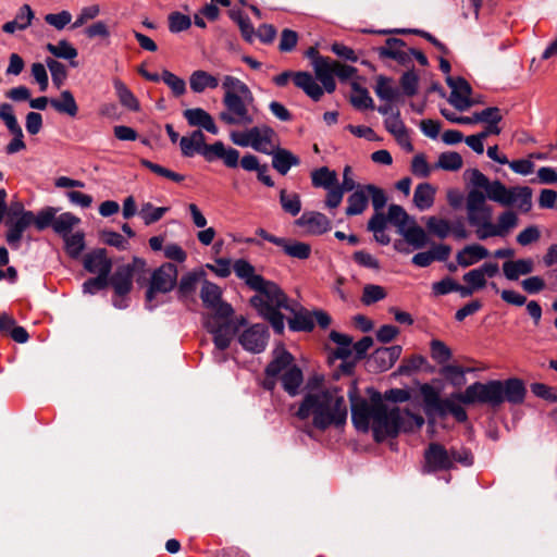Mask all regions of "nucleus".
Masks as SVG:
<instances>
[{"label":"nucleus","instance_id":"1","mask_svg":"<svg viewBox=\"0 0 557 557\" xmlns=\"http://www.w3.org/2000/svg\"><path fill=\"white\" fill-rule=\"evenodd\" d=\"M369 398L350 395L351 420L360 432L372 430L376 442L394 437L399 432H413L420 430L424 419L419 413L408 409H400L394 404H386L381 393L369 389Z\"/></svg>","mask_w":557,"mask_h":557},{"label":"nucleus","instance_id":"2","mask_svg":"<svg viewBox=\"0 0 557 557\" xmlns=\"http://www.w3.org/2000/svg\"><path fill=\"white\" fill-rule=\"evenodd\" d=\"M472 188L466 199L467 218L471 226L475 227L486 220H492V208L486 199L504 207H516L522 212L531 209V188L523 186L506 187L499 181H490L481 171L473 169L468 172Z\"/></svg>","mask_w":557,"mask_h":557},{"label":"nucleus","instance_id":"3","mask_svg":"<svg viewBox=\"0 0 557 557\" xmlns=\"http://www.w3.org/2000/svg\"><path fill=\"white\" fill-rule=\"evenodd\" d=\"M234 273L250 289L256 292V295L250 299L251 306L271 323L275 332L282 333L285 324L280 310L290 309L284 292L274 282L257 274L255 267L245 259H237L234 262Z\"/></svg>","mask_w":557,"mask_h":557},{"label":"nucleus","instance_id":"4","mask_svg":"<svg viewBox=\"0 0 557 557\" xmlns=\"http://www.w3.org/2000/svg\"><path fill=\"white\" fill-rule=\"evenodd\" d=\"M294 414L300 421H310L312 428L325 431L330 426H343L348 409L339 388L319 387L306 392Z\"/></svg>","mask_w":557,"mask_h":557},{"label":"nucleus","instance_id":"5","mask_svg":"<svg viewBox=\"0 0 557 557\" xmlns=\"http://www.w3.org/2000/svg\"><path fill=\"white\" fill-rule=\"evenodd\" d=\"M525 394L527 389L523 382L512 377L505 381L475 382L469 385L463 393L457 394L456 398L465 405L478 403L498 407L504 401L519 405L523 403Z\"/></svg>","mask_w":557,"mask_h":557},{"label":"nucleus","instance_id":"6","mask_svg":"<svg viewBox=\"0 0 557 557\" xmlns=\"http://www.w3.org/2000/svg\"><path fill=\"white\" fill-rule=\"evenodd\" d=\"M180 147L184 157L202 156L206 161L222 160L227 168H236L239 161L238 150L226 147L222 141L211 145L206 144V137L201 131H194L189 136L180 139Z\"/></svg>","mask_w":557,"mask_h":557},{"label":"nucleus","instance_id":"7","mask_svg":"<svg viewBox=\"0 0 557 557\" xmlns=\"http://www.w3.org/2000/svg\"><path fill=\"white\" fill-rule=\"evenodd\" d=\"M253 95L250 98L246 95L223 97L225 111L220 113V120L228 125H250L255 122Z\"/></svg>","mask_w":557,"mask_h":557},{"label":"nucleus","instance_id":"8","mask_svg":"<svg viewBox=\"0 0 557 557\" xmlns=\"http://www.w3.org/2000/svg\"><path fill=\"white\" fill-rule=\"evenodd\" d=\"M424 469L428 472L448 470L454 467L455 462H460L463 466L472 463V456L467 450L448 451L444 446L436 443L430 444L424 453Z\"/></svg>","mask_w":557,"mask_h":557},{"label":"nucleus","instance_id":"9","mask_svg":"<svg viewBox=\"0 0 557 557\" xmlns=\"http://www.w3.org/2000/svg\"><path fill=\"white\" fill-rule=\"evenodd\" d=\"M177 281V268L172 263H164L157 269L150 281L149 289L147 290L146 300L149 309L154 306L151 304L157 293H168L172 290Z\"/></svg>","mask_w":557,"mask_h":557},{"label":"nucleus","instance_id":"10","mask_svg":"<svg viewBox=\"0 0 557 557\" xmlns=\"http://www.w3.org/2000/svg\"><path fill=\"white\" fill-rule=\"evenodd\" d=\"M200 298L203 306L214 312L213 317L228 319L233 314L232 306L222 300V290L216 284L205 280L200 289Z\"/></svg>","mask_w":557,"mask_h":557},{"label":"nucleus","instance_id":"11","mask_svg":"<svg viewBox=\"0 0 557 557\" xmlns=\"http://www.w3.org/2000/svg\"><path fill=\"white\" fill-rule=\"evenodd\" d=\"M18 212H9V216L5 222L9 228L5 238L8 244L13 248H18L23 233L33 224L34 221V213L32 211L24 210L22 205H18Z\"/></svg>","mask_w":557,"mask_h":557},{"label":"nucleus","instance_id":"12","mask_svg":"<svg viewBox=\"0 0 557 557\" xmlns=\"http://www.w3.org/2000/svg\"><path fill=\"white\" fill-rule=\"evenodd\" d=\"M134 268L131 264H124L116 269L114 274L109 278V284L113 287L116 298L113 305L116 308H125L126 302L123 298L133 288Z\"/></svg>","mask_w":557,"mask_h":557},{"label":"nucleus","instance_id":"13","mask_svg":"<svg viewBox=\"0 0 557 557\" xmlns=\"http://www.w3.org/2000/svg\"><path fill=\"white\" fill-rule=\"evenodd\" d=\"M0 119L13 135V139L5 147V152L8 154H13L24 150L26 146L23 139V131L14 115L13 107L10 103H2L0 106Z\"/></svg>","mask_w":557,"mask_h":557},{"label":"nucleus","instance_id":"14","mask_svg":"<svg viewBox=\"0 0 557 557\" xmlns=\"http://www.w3.org/2000/svg\"><path fill=\"white\" fill-rule=\"evenodd\" d=\"M447 84L451 89L448 101L454 108L458 111H466L473 104L470 99L471 87L466 79L448 77Z\"/></svg>","mask_w":557,"mask_h":557},{"label":"nucleus","instance_id":"15","mask_svg":"<svg viewBox=\"0 0 557 557\" xmlns=\"http://www.w3.org/2000/svg\"><path fill=\"white\" fill-rule=\"evenodd\" d=\"M269 338L268 329L263 324H255L243 332L239 343L244 349L259 354L265 349Z\"/></svg>","mask_w":557,"mask_h":557},{"label":"nucleus","instance_id":"16","mask_svg":"<svg viewBox=\"0 0 557 557\" xmlns=\"http://www.w3.org/2000/svg\"><path fill=\"white\" fill-rule=\"evenodd\" d=\"M220 318L216 317H208L205 321V326L213 335V342L220 351L228 348L234 331L230 324V322L224 321L220 322Z\"/></svg>","mask_w":557,"mask_h":557},{"label":"nucleus","instance_id":"17","mask_svg":"<svg viewBox=\"0 0 557 557\" xmlns=\"http://www.w3.org/2000/svg\"><path fill=\"white\" fill-rule=\"evenodd\" d=\"M401 351L399 345L377 348L369 358V367L375 372L387 371L399 359Z\"/></svg>","mask_w":557,"mask_h":557},{"label":"nucleus","instance_id":"18","mask_svg":"<svg viewBox=\"0 0 557 557\" xmlns=\"http://www.w3.org/2000/svg\"><path fill=\"white\" fill-rule=\"evenodd\" d=\"M84 268L98 276L109 278L112 269V261L104 249H96L85 255Z\"/></svg>","mask_w":557,"mask_h":557},{"label":"nucleus","instance_id":"19","mask_svg":"<svg viewBox=\"0 0 557 557\" xmlns=\"http://www.w3.org/2000/svg\"><path fill=\"white\" fill-rule=\"evenodd\" d=\"M296 223L312 235H322L331 230L330 219L317 211L304 212Z\"/></svg>","mask_w":557,"mask_h":557},{"label":"nucleus","instance_id":"20","mask_svg":"<svg viewBox=\"0 0 557 557\" xmlns=\"http://www.w3.org/2000/svg\"><path fill=\"white\" fill-rule=\"evenodd\" d=\"M315 78L320 81L327 92H333L336 88L334 61L330 58L317 57L313 62Z\"/></svg>","mask_w":557,"mask_h":557},{"label":"nucleus","instance_id":"21","mask_svg":"<svg viewBox=\"0 0 557 557\" xmlns=\"http://www.w3.org/2000/svg\"><path fill=\"white\" fill-rule=\"evenodd\" d=\"M250 147L256 151L270 154L274 149V131L269 126H253L250 128Z\"/></svg>","mask_w":557,"mask_h":557},{"label":"nucleus","instance_id":"22","mask_svg":"<svg viewBox=\"0 0 557 557\" xmlns=\"http://www.w3.org/2000/svg\"><path fill=\"white\" fill-rule=\"evenodd\" d=\"M385 128L388 133H391L397 143L407 151H412L413 146L410 141L409 135L407 133L406 126L400 119L399 111H395V113H391L384 121Z\"/></svg>","mask_w":557,"mask_h":557},{"label":"nucleus","instance_id":"23","mask_svg":"<svg viewBox=\"0 0 557 557\" xmlns=\"http://www.w3.org/2000/svg\"><path fill=\"white\" fill-rule=\"evenodd\" d=\"M490 257V251L481 244L465 246L456 253V261L461 268H469Z\"/></svg>","mask_w":557,"mask_h":557},{"label":"nucleus","instance_id":"24","mask_svg":"<svg viewBox=\"0 0 557 557\" xmlns=\"http://www.w3.org/2000/svg\"><path fill=\"white\" fill-rule=\"evenodd\" d=\"M183 115L190 126L201 127L213 135L219 133L213 117L201 108L187 109Z\"/></svg>","mask_w":557,"mask_h":557},{"label":"nucleus","instance_id":"25","mask_svg":"<svg viewBox=\"0 0 557 557\" xmlns=\"http://www.w3.org/2000/svg\"><path fill=\"white\" fill-rule=\"evenodd\" d=\"M504 276L509 281H517L521 275H528L534 270V262L530 258L507 260L503 263Z\"/></svg>","mask_w":557,"mask_h":557},{"label":"nucleus","instance_id":"26","mask_svg":"<svg viewBox=\"0 0 557 557\" xmlns=\"http://www.w3.org/2000/svg\"><path fill=\"white\" fill-rule=\"evenodd\" d=\"M294 84L302 89L308 97L314 101H319L324 90L317 83L315 78L308 72H297L294 74Z\"/></svg>","mask_w":557,"mask_h":557},{"label":"nucleus","instance_id":"27","mask_svg":"<svg viewBox=\"0 0 557 557\" xmlns=\"http://www.w3.org/2000/svg\"><path fill=\"white\" fill-rule=\"evenodd\" d=\"M34 17L35 14L32 8L28 4H23L16 12L14 20L2 25V30L7 34H13L16 30H25L32 25Z\"/></svg>","mask_w":557,"mask_h":557},{"label":"nucleus","instance_id":"28","mask_svg":"<svg viewBox=\"0 0 557 557\" xmlns=\"http://www.w3.org/2000/svg\"><path fill=\"white\" fill-rule=\"evenodd\" d=\"M408 50L401 39L388 38L385 45L379 48V53L381 57L405 63L409 59Z\"/></svg>","mask_w":557,"mask_h":557},{"label":"nucleus","instance_id":"29","mask_svg":"<svg viewBox=\"0 0 557 557\" xmlns=\"http://www.w3.org/2000/svg\"><path fill=\"white\" fill-rule=\"evenodd\" d=\"M271 154L273 156V168L282 175L287 174L292 166H296L300 163L299 158L286 149H273Z\"/></svg>","mask_w":557,"mask_h":557},{"label":"nucleus","instance_id":"30","mask_svg":"<svg viewBox=\"0 0 557 557\" xmlns=\"http://www.w3.org/2000/svg\"><path fill=\"white\" fill-rule=\"evenodd\" d=\"M368 208V195L366 185H358L347 198L346 214L348 216L359 215Z\"/></svg>","mask_w":557,"mask_h":557},{"label":"nucleus","instance_id":"31","mask_svg":"<svg viewBox=\"0 0 557 557\" xmlns=\"http://www.w3.org/2000/svg\"><path fill=\"white\" fill-rule=\"evenodd\" d=\"M312 186L315 188L330 189L339 185L337 173L327 166L315 169L310 174Z\"/></svg>","mask_w":557,"mask_h":557},{"label":"nucleus","instance_id":"32","mask_svg":"<svg viewBox=\"0 0 557 557\" xmlns=\"http://www.w3.org/2000/svg\"><path fill=\"white\" fill-rule=\"evenodd\" d=\"M436 189L430 183L419 184L413 193V203L420 211L430 209L435 200Z\"/></svg>","mask_w":557,"mask_h":557},{"label":"nucleus","instance_id":"33","mask_svg":"<svg viewBox=\"0 0 557 557\" xmlns=\"http://www.w3.org/2000/svg\"><path fill=\"white\" fill-rule=\"evenodd\" d=\"M293 356L285 349H276L274 351V359L268 364L265 374L268 376H277L293 366Z\"/></svg>","mask_w":557,"mask_h":557},{"label":"nucleus","instance_id":"34","mask_svg":"<svg viewBox=\"0 0 557 557\" xmlns=\"http://www.w3.org/2000/svg\"><path fill=\"white\" fill-rule=\"evenodd\" d=\"M189 85L194 92L201 94L207 88L215 89L219 86V79L206 71L197 70L191 73Z\"/></svg>","mask_w":557,"mask_h":557},{"label":"nucleus","instance_id":"35","mask_svg":"<svg viewBox=\"0 0 557 557\" xmlns=\"http://www.w3.org/2000/svg\"><path fill=\"white\" fill-rule=\"evenodd\" d=\"M304 382L302 371L293 364L282 375L283 388L290 395L295 396L298 394L299 388Z\"/></svg>","mask_w":557,"mask_h":557},{"label":"nucleus","instance_id":"36","mask_svg":"<svg viewBox=\"0 0 557 557\" xmlns=\"http://www.w3.org/2000/svg\"><path fill=\"white\" fill-rule=\"evenodd\" d=\"M50 104L59 113L75 116L78 112L77 103L70 90H63L59 99H51Z\"/></svg>","mask_w":557,"mask_h":557},{"label":"nucleus","instance_id":"37","mask_svg":"<svg viewBox=\"0 0 557 557\" xmlns=\"http://www.w3.org/2000/svg\"><path fill=\"white\" fill-rule=\"evenodd\" d=\"M278 247H281L287 256L300 260H306L311 255V246L298 240L283 238V244H280Z\"/></svg>","mask_w":557,"mask_h":557},{"label":"nucleus","instance_id":"38","mask_svg":"<svg viewBox=\"0 0 557 557\" xmlns=\"http://www.w3.org/2000/svg\"><path fill=\"white\" fill-rule=\"evenodd\" d=\"M170 209L168 207H156L151 202H143L138 215L145 225H151L160 221Z\"/></svg>","mask_w":557,"mask_h":557},{"label":"nucleus","instance_id":"39","mask_svg":"<svg viewBox=\"0 0 557 557\" xmlns=\"http://www.w3.org/2000/svg\"><path fill=\"white\" fill-rule=\"evenodd\" d=\"M81 223V219L71 212L54 216L53 231L62 237L71 234L72 230Z\"/></svg>","mask_w":557,"mask_h":557},{"label":"nucleus","instance_id":"40","mask_svg":"<svg viewBox=\"0 0 557 557\" xmlns=\"http://www.w3.org/2000/svg\"><path fill=\"white\" fill-rule=\"evenodd\" d=\"M222 88L224 89V97L231 96H242L246 95L248 99L250 98L251 90L249 87L232 75H225L222 81Z\"/></svg>","mask_w":557,"mask_h":557},{"label":"nucleus","instance_id":"41","mask_svg":"<svg viewBox=\"0 0 557 557\" xmlns=\"http://www.w3.org/2000/svg\"><path fill=\"white\" fill-rule=\"evenodd\" d=\"M113 86L115 89V94L122 103V106L126 107L132 111L139 110V103L134 94L128 89V87L120 79L113 81Z\"/></svg>","mask_w":557,"mask_h":557},{"label":"nucleus","instance_id":"42","mask_svg":"<svg viewBox=\"0 0 557 557\" xmlns=\"http://www.w3.org/2000/svg\"><path fill=\"white\" fill-rule=\"evenodd\" d=\"M414 248H422L426 245L428 237L424 232V230L418 225H416L414 221H411V223L403 230L400 233Z\"/></svg>","mask_w":557,"mask_h":557},{"label":"nucleus","instance_id":"43","mask_svg":"<svg viewBox=\"0 0 557 557\" xmlns=\"http://www.w3.org/2000/svg\"><path fill=\"white\" fill-rule=\"evenodd\" d=\"M388 221L398 228L400 234L410 223L411 219L405 209L399 205H391L387 212Z\"/></svg>","mask_w":557,"mask_h":557},{"label":"nucleus","instance_id":"44","mask_svg":"<svg viewBox=\"0 0 557 557\" xmlns=\"http://www.w3.org/2000/svg\"><path fill=\"white\" fill-rule=\"evenodd\" d=\"M63 239L65 243L66 253L73 259L79 258L83 250L85 249L84 234L81 232H77V233L64 236Z\"/></svg>","mask_w":557,"mask_h":557},{"label":"nucleus","instance_id":"45","mask_svg":"<svg viewBox=\"0 0 557 557\" xmlns=\"http://www.w3.org/2000/svg\"><path fill=\"white\" fill-rule=\"evenodd\" d=\"M462 157L456 151L443 152L438 156L435 168L445 171H458L462 168Z\"/></svg>","mask_w":557,"mask_h":557},{"label":"nucleus","instance_id":"46","mask_svg":"<svg viewBox=\"0 0 557 557\" xmlns=\"http://www.w3.org/2000/svg\"><path fill=\"white\" fill-rule=\"evenodd\" d=\"M46 49L55 58L73 60L78 52L67 40H60L57 45L47 44Z\"/></svg>","mask_w":557,"mask_h":557},{"label":"nucleus","instance_id":"47","mask_svg":"<svg viewBox=\"0 0 557 557\" xmlns=\"http://www.w3.org/2000/svg\"><path fill=\"white\" fill-rule=\"evenodd\" d=\"M205 276L202 271L200 272H188L182 276L178 283V293L182 297H188L191 295L197 287V284Z\"/></svg>","mask_w":557,"mask_h":557},{"label":"nucleus","instance_id":"48","mask_svg":"<svg viewBox=\"0 0 557 557\" xmlns=\"http://www.w3.org/2000/svg\"><path fill=\"white\" fill-rule=\"evenodd\" d=\"M375 94L382 100L393 101L398 96V90L389 78L380 76L376 81Z\"/></svg>","mask_w":557,"mask_h":557},{"label":"nucleus","instance_id":"49","mask_svg":"<svg viewBox=\"0 0 557 557\" xmlns=\"http://www.w3.org/2000/svg\"><path fill=\"white\" fill-rule=\"evenodd\" d=\"M350 102L359 110L370 109L373 107V99L369 95V91L358 85H354L352 87Z\"/></svg>","mask_w":557,"mask_h":557},{"label":"nucleus","instance_id":"50","mask_svg":"<svg viewBox=\"0 0 557 557\" xmlns=\"http://www.w3.org/2000/svg\"><path fill=\"white\" fill-rule=\"evenodd\" d=\"M438 251H441V255L438 256H435L433 251L418 252L412 257V263L421 268L429 267L435 259H445L449 253V248L441 246Z\"/></svg>","mask_w":557,"mask_h":557},{"label":"nucleus","instance_id":"51","mask_svg":"<svg viewBox=\"0 0 557 557\" xmlns=\"http://www.w3.org/2000/svg\"><path fill=\"white\" fill-rule=\"evenodd\" d=\"M280 202L283 210L293 216L297 215L301 210L300 197L295 194H288L286 190H281Z\"/></svg>","mask_w":557,"mask_h":557},{"label":"nucleus","instance_id":"52","mask_svg":"<svg viewBox=\"0 0 557 557\" xmlns=\"http://www.w3.org/2000/svg\"><path fill=\"white\" fill-rule=\"evenodd\" d=\"M519 222L517 213L513 211H505L500 213L497 218V226L500 233V237H506L510 234V232L517 227Z\"/></svg>","mask_w":557,"mask_h":557},{"label":"nucleus","instance_id":"53","mask_svg":"<svg viewBox=\"0 0 557 557\" xmlns=\"http://www.w3.org/2000/svg\"><path fill=\"white\" fill-rule=\"evenodd\" d=\"M330 338L332 339V342L338 345L336 351V356L338 358L346 359L351 355L352 339L350 336L333 331L330 334Z\"/></svg>","mask_w":557,"mask_h":557},{"label":"nucleus","instance_id":"54","mask_svg":"<svg viewBox=\"0 0 557 557\" xmlns=\"http://www.w3.org/2000/svg\"><path fill=\"white\" fill-rule=\"evenodd\" d=\"M426 227L430 233L440 238H446L450 235V223L445 219L430 216L426 220Z\"/></svg>","mask_w":557,"mask_h":557},{"label":"nucleus","instance_id":"55","mask_svg":"<svg viewBox=\"0 0 557 557\" xmlns=\"http://www.w3.org/2000/svg\"><path fill=\"white\" fill-rule=\"evenodd\" d=\"M386 297L385 289L380 285L368 284L363 287L361 301L366 306H370Z\"/></svg>","mask_w":557,"mask_h":557},{"label":"nucleus","instance_id":"56","mask_svg":"<svg viewBox=\"0 0 557 557\" xmlns=\"http://www.w3.org/2000/svg\"><path fill=\"white\" fill-rule=\"evenodd\" d=\"M46 65L51 73L53 84L59 88L66 78L65 65L53 58H47Z\"/></svg>","mask_w":557,"mask_h":557},{"label":"nucleus","instance_id":"57","mask_svg":"<svg viewBox=\"0 0 557 557\" xmlns=\"http://www.w3.org/2000/svg\"><path fill=\"white\" fill-rule=\"evenodd\" d=\"M140 162L145 168L149 169L151 172H153L157 175H160L162 177L169 178L173 182L181 183L185 178L184 175L173 172V171H171L166 168H163L157 163H153L149 160L143 159Z\"/></svg>","mask_w":557,"mask_h":557},{"label":"nucleus","instance_id":"58","mask_svg":"<svg viewBox=\"0 0 557 557\" xmlns=\"http://www.w3.org/2000/svg\"><path fill=\"white\" fill-rule=\"evenodd\" d=\"M430 347L431 356L437 363H445L451 358V350L444 342L433 339Z\"/></svg>","mask_w":557,"mask_h":557},{"label":"nucleus","instance_id":"59","mask_svg":"<svg viewBox=\"0 0 557 557\" xmlns=\"http://www.w3.org/2000/svg\"><path fill=\"white\" fill-rule=\"evenodd\" d=\"M161 78L164 82V84H166L171 88V90L176 97L185 94L186 83L183 78L176 76L175 74L166 70L162 72Z\"/></svg>","mask_w":557,"mask_h":557},{"label":"nucleus","instance_id":"60","mask_svg":"<svg viewBox=\"0 0 557 557\" xmlns=\"http://www.w3.org/2000/svg\"><path fill=\"white\" fill-rule=\"evenodd\" d=\"M421 395L423 397V401L426 406L428 410H434L441 403V397L438 391L430 384H423L420 387Z\"/></svg>","mask_w":557,"mask_h":557},{"label":"nucleus","instance_id":"61","mask_svg":"<svg viewBox=\"0 0 557 557\" xmlns=\"http://www.w3.org/2000/svg\"><path fill=\"white\" fill-rule=\"evenodd\" d=\"M191 20L189 16L180 12H173L169 15V29L171 33H180L190 27Z\"/></svg>","mask_w":557,"mask_h":557},{"label":"nucleus","instance_id":"62","mask_svg":"<svg viewBox=\"0 0 557 557\" xmlns=\"http://www.w3.org/2000/svg\"><path fill=\"white\" fill-rule=\"evenodd\" d=\"M72 21V14L63 10L59 13H49L45 16V22L58 30H62Z\"/></svg>","mask_w":557,"mask_h":557},{"label":"nucleus","instance_id":"63","mask_svg":"<svg viewBox=\"0 0 557 557\" xmlns=\"http://www.w3.org/2000/svg\"><path fill=\"white\" fill-rule=\"evenodd\" d=\"M289 327L293 331H311L314 327L312 314L298 313L289 321Z\"/></svg>","mask_w":557,"mask_h":557},{"label":"nucleus","instance_id":"64","mask_svg":"<svg viewBox=\"0 0 557 557\" xmlns=\"http://www.w3.org/2000/svg\"><path fill=\"white\" fill-rule=\"evenodd\" d=\"M462 280L466 284L471 285L476 292L483 289L487 284V281L479 267L465 273Z\"/></svg>","mask_w":557,"mask_h":557}]
</instances>
